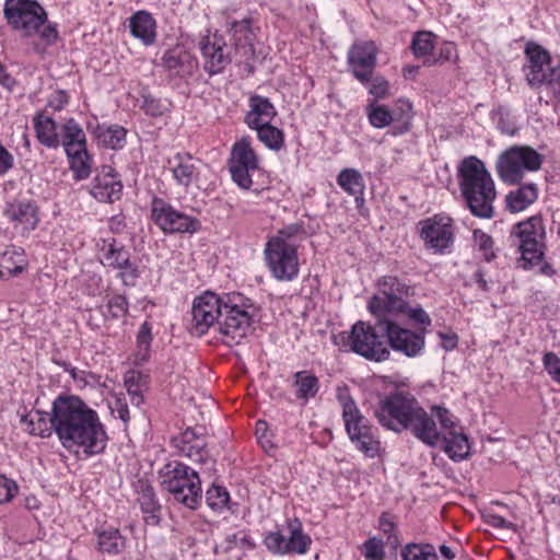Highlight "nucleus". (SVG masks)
<instances>
[{"mask_svg":"<svg viewBox=\"0 0 560 560\" xmlns=\"http://www.w3.org/2000/svg\"><path fill=\"white\" fill-rule=\"evenodd\" d=\"M222 307L223 296H219L212 292H206L197 296L191 308V334L202 336L212 326L219 328Z\"/></svg>","mask_w":560,"mask_h":560,"instance_id":"nucleus-20","label":"nucleus"},{"mask_svg":"<svg viewBox=\"0 0 560 560\" xmlns=\"http://www.w3.org/2000/svg\"><path fill=\"white\" fill-rule=\"evenodd\" d=\"M3 15L11 28L24 37L39 34L47 45L58 38L56 25L47 23V12L36 0H5Z\"/></svg>","mask_w":560,"mask_h":560,"instance_id":"nucleus-3","label":"nucleus"},{"mask_svg":"<svg viewBox=\"0 0 560 560\" xmlns=\"http://www.w3.org/2000/svg\"><path fill=\"white\" fill-rule=\"evenodd\" d=\"M257 131V137L267 148L278 151L283 147L284 135L279 128L269 124H264L254 128Z\"/></svg>","mask_w":560,"mask_h":560,"instance_id":"nucleus-44","label":"nucleus"},{"mask_svg":"<svg viewBox=\"0 0 560 560\" xmlns=\"http://www.w3.org/2000/svg\"><path fill=\"white\" fill-rule=\"evenodd\" d=\"M105 319H116L125 316L128 312V302L124 295L112 296L104 307H100Z\"/></svg>","mask_w":560,"mask_h":560,"instance_id":"nucleus-49","label":"nucleus"},{"mask_svg":"<svg viewBox=\"0 0 560 560\" xmlns=\"http://www.w3.org/2000/svg\"><path fill=\"white\" fill-rule=\"evenodd\" d=\"M370 89L369 92L371 95H373L375 98H385L389 94V83L388 81L381 77H373L370 80Z\"/></svg>","mask_w":560,"mask_h":560,"instance_id":"nucleus-57","label":"nucleus"},{"mask_svg":"<svg viewBox=\"0 0 560 560\" xmlns=\"http://www.w3.org/2000/svg\"><path fill=\"white\" fill-rule=\"evenodd\" d=\"M37 140L49 149H57L60 145L57 122L49 116L38 113L33 118Z\"/></svg>","mask_w":560,"mask_h":560,"instance_id":"nucleus-35","label":"nucleus"},{"mask_svg":"<svg viewBox=\"0 0 560 560\" xmlns=\"http://www.w3.org/2000/svg\"><path fill=\"white\" fill-rule=\"evenodd\" d=\"M60 145L67 154L70 170L77 179H85L92 170V159L86 148V136L74 118H69L61 127Z\"/></svg>","mask_w":560,"mask_h":560,"instance_id":"nucleus-12","label":"nucleus"},{"mask_svg":"<svg viewBox=\"0 0 560 560\" xmlns=\"http://www.w3.org/2000/svg\"><path fill=\"white\" fill-rule=\"evenodd\" d=\"M153 339L152 327L150 323L144 322L139 327L137 332L136 342L137 351L136 358L138 362H147L150 358L151 342Z\"/></svg>","mask_w":560,"mask_h":560,"instance_id":"nucleus-45","label":"nucleus"},{"mask_svg":"<svg viewBox=\"0 0 560 560\" xmlns=\"http://www.w3.org/2000/svg\"><path fill=\"white\" fill-rule=\"evenodd\" d=\"M417 402L412 395L396 392L383 397L374 413L382 427L399 433L406 429Z\"/></svg>","mask_w":560,"mask_h":560,"instance_id":"nucleus-14","label":"nucleus"},{"mask_svg":"<svg viewBox=\"0 0 560 560\" xmlns=\"http://www.w3.org/2000/svg\"><path fill=\"white\" fill-rule=\"evenodd\" d=\"M300 233H302V226L296 223H293L279 230L278 233L271 238H279L283 243L296 244L294 237Z\"/></svg>","mask_w":560,"mask_h":560,"instance_id":"nucleus-60","label":"nucleus"},{"mask_svg":"<svg viewBox=\"0 0 560 560\" xmlns=\"http://www.w3.org/2000/svg\"><path fill=\"white\" fill-rule=\"evenodd\" d=\"M3 214L15 228L20 226L23 232L34 230L38 223L37 207L28 200L9 202Z\"/></svg>","mask_w":560,"mask_h":560,"instance_id":"nucleus-27","label":"nucleus"},{"mask_svg":"<svg viewBox=\"0 0 560 560\" xmlns=\"http://www.w3.org/2000/svg\"><path fill=\"white\" fill-rule=\"evenodd\" d=\"M69 102V95L65 91H56L48 101V106L55 110H61Z\"/></svg>","mask_w":560,"mask_h":560,"instance_id":"nucleus-62","label":"nucleus"},{"mask_svg":"<svg viewBox=\"0 0 560 560\" xmlns=\"http://www.w3.org/2000/svg\"><path fill=\"white\" fill-rule=\"evenodd\" d=\"M138 502L142 512L147 514L144 517L145 522L148 524L156 525L160 521L159 512L161 506L151 486L141 483Z\"/></svg>","mask_w":560,"mask_h":560,"instance_id":"nucleus-41","label":"nucleus"},{"mask_svg":"<svg viewBox=\"0 0 560 560\" xmlns=\"http://www.w3.org/2000/svg\"><path fill=\"white\" fill-rule=\"evenodd\" d=\"M459 188L471 214L481 219L494 215V182L485 163L476 156L462 160L458 166Z\"/></svg>","mask_w":560,"mask_h":560,"instance_id":"nucleus-2","label":"nucleus"},{"mask_svg":"<svg viewBox=\"0 0 560 560\" xmlns=\"http://www.w3.org/2000/svg\"><path fill=\"white\" fill-rule=\"evenodd\" d=\"M125 548V538L116 528H108L98 534V549L102 552L119 553Z\"/></svg>","mask_w":560,"mask_h":560,"instance_id":"nucleus-43","label":"nucleus"},{"mask_svg":"<svg viewBox=\"0 0 560 560\" xmlns=\"http://www.w3.org/2000/svg\"><path fill=\"white\" fill-rule=\"evenodd\" d=\"M162 66L174 75L184 77L194 68L192 56L183 47L175 46L162 56Z\"/></svg>","mask_w":560,"mask_h":560,"instance_id":"nucleus-31","label":"nucleus"},{"mask_svg":"<svg viewBox=\"0 0 560 560\" xmlns=\"http://www.w3.org/2000/svg\"><path fill=\"white\" fill-rule=\"evenodd\" d=\"M18 485L14 480L0 476V504L10 502L18 493Z\"/></svg>","mask_w":560,"mask_h":560,"instance_id":"nucleus-58","label":"nucleus"},{"mask_svg":"<svg viewBox=\"0 0 560 560\" xmlns=\"http://www.w3.org/2000/svg\"><path fill=\"white\" fill-rule=\"evenodd\" d=\"M163 488L173 499L189 509H196L201 501V481L197 471L174 460L160 470Z\"/></svg>","mask_w":560,"mask_h":560,"instance_id":"nucleus-5","label":"nucleus"},{"mask_svg":"<svg viewBox=\"0 0 560 560\" xmlns=\"http://www.w3.org/2000/svg\"><path fill=\"white\" fill-rule=\"evenodd\" d=\"M459 425L454 417V425L452 428L442 429V438L440 445L443 451L454 462L466 459L470 453V444L468 438L462 431H458Z\"/></svg>","mask_w":560,"mask_h":560,"instance_id":"nucleus-28","label":"nucleus"},{"mask_svg":"<svg viewBox=\"0 0 560 560\" xmlns=\"http://www.w3.org/2000/svg\"><path fill=\"white\" fill-rule=\"evenodd\" d=\"M337 184L350 196L354 197L357 207L364 202L365 183L362 174L357 168H343L337 176Z\"/></svg>","mask_w":560,"mask_h":560,"instance_id":"nucleus-33","label":"nucleus"},{"mask_svg":"<svg viewBox=\"0 0 560 560\" xmlns=\"http://www.w3.org/2000/svg\"><path fill=\"white\" fill-rule=\"evenodd\" d=\"M126 133V129L118 125L97 126L95 129V137L98 142L113 150H118L124 147Z\"/></svg>","mask_w":560,"mask_h":560,"instance_id":"nucleus-42","label":"nucleus"},{"mask_svg":"<svg viewBox=\"0 0 560 560\" xmlns=\"http://www.w3.org/2000/svg\"><path fill=\"white\" fill-rule=\"evenodd\" d=\"M525 55L528 62L524 71L528 84L544 88L557 98L560 95V70L551 67L548 51L535 43H528Z\"/></svg>","mask_w":560,"mask_h":560,"instance_id":"nucleus-11","label":"nucleus"},{"mask_svg":"<svg viewBox=\"0 0 560 560\" xmlns=\"http://www.w3.org/2000/svg\"><path fill=\"white\" fill-rule=\"evenodd\" d=\"M100 250L102 265L112 270L117 269L131 257L129 249L115 238L102 240Z\"/></svg>","mask_w":560,"mask_h":560,"instance_id":"nucleus-34","label":"nucleus"},{"mask_svg":"<svg viewBox=\"0 0 560 560\" xmlns=\"http://www.w3.org/2000/svg\"><path fill=\"white\" fill-rule=\"evenodd\" d=\"M22 428L31 435L48 438L54 431L51 416L39 410H32L21 417Z\"/></svg>","mask_w":560,"mask_h":560,"instance_id":"nucleus-36","label":"nucleus"},{"mask_svg":"<svg viewBox=\"0 0 560 560\" xmlns=\"http://www.w3.org/2000/svg\"><path fill=\"white\" fill-rule=\"evenodd\" d=\"M453 221L444 214H435L421 221L420 237L427 249L444 254L454 242Z\"/></svg>","mask_w":560,"mask_h":560,"instance_id":"nucleus-22","label":"nucleus"},{"mask_svg":"<svg viewBox=\"0 0 560 560\" xmlns=\"http://www.w3.org/2000/svg\"><path fill=\"white\" fill-rule=\"evenodd\" d=\"M249 108L245 116V122L250 129L269 124L277 115V110L269 98L260 95L249 97Z\"/></svg>","mask_w":560,"mask_h":560,"instance_id":"nucleus-29","label":"nucleus"},{"mask_svg":"<svg viewBox=\"0 0 560 560\" xmlns=\"http://www.w3.org/2000/svg\"><path fill=\"white\" fill-rule=\"evenodd\" d=\"M544 156L532 147L512 145L500 154L497 172L502 182L517 184L526 173L538 171Z\"/></svg>","mask_w":560,"mask_h":560,"instance_id":"nucleus-10","label":"nucleus"},{"mask_svg":"<svg viewBox=\"0 0 560 560\" xmlns=\"http://www.w3.org/2000/svg\"><path fill=\"white\" fill-rule=\"evenodd\" d=\"M538 189L535 184H526L510 191L506 197V208L511 212H521L536 201Z\"/></svg>","mask_w":560,"mask_h":560,"instance_id":"nucleus-39","label":"nucleus"},{"mask_svg":"<svg viewBox=\"0 0 560 560\" xmlns=\"http://www.w3.org/2000/svg\"><path fill=\"white\" fill-rule=\"evenodd\" d=\"M131 34L139 38L144 45H151L155 42V21L152 15L145 11L136 12L130 19Z\"/></svg>","mask_w":560,"mask_h":560,"instance_id":"nucleus-37","label":"nucleus"},{"mask_svg":"<svg viewBox=\"0 0 560 560\" xmlns=\"http://www.w3.org/2000/svg\"><path fill=\"white\" fill-rule=\"evenodd\" d=\"M396 315H405L410 320H412L417 324H420V325L429 326L431 324L430 316L421 306L412 307L409 305L408 302H407V310L404 312H398Z\"/></svg>","mask_w":560,"mask_h":560,"instance_id":"nucleus-56","label":"nucleus"},{"mask_svg":"<svg viewBox=\"0 0 560 560\" xmlns=\"http://www.w3.org/2000/svg\"><path fill=\"white\" fill-rule=\"evenodd\" d=\"M142 375L139 372L131 371L125 377V386L130 396L131 404L139 407L143 402V385L141 384Z\"/></svg>","mask_w":560,"mask_h":560,"instance_id":"nucleus-48","label":"nucleus"},{"mask_svg":"<svg viewBox=\"0 0 560 560\" xmlns=\"http://www.w3.org/2000/svg\"><path fill=\"white\" fill-rule=\"evenodd\" d=\"M264 544L273 555H305L308 552L312 538L303 530L298 518L288 520L282 530L269 532L265 535Z\"/></svg>","mask_w":560,"mask_h":560,"instance_id":"nucleus-13","label":"nucleus"},{"mask_svg":"<svg viewBox=\"0 0 560 560\" xmlns=\"http://www.w3.org/2000/svg\"><path fill=\"white\" fill-rule=\"evenodd\" d=\"M51 422L65 448L81 447L86 456L104 452L107 434L95 410L75 396H59L52 402Z\"/></svg>","mask_w":560,"mask_h":560,"instance_id":"nucleus-1","label":"nucleus"},{"mask_svg":"<svg viewBox=\"0 0 560 560\" xmlns=\"http://www.w3.org/2000/svg\"><path fill=\"white\" fill-rule=\"evenodd\" d=\"M386 334L380 331L378 322L375 326L358 322L352 326L348 340L353 352L368 360L382 362L387 360L390 354L384 340Z\"/></svg>","mask_w":560,"mask_h":560,"instance_id":"nucleus-15","label":"nucleus"},{"mask_svg":"<svg viewBox=\"0 0 560 560\" xmlns=\"http://www.w3.org/2000/svg\"><path fill=\"white\" fill-rule=\"evenodd\" d=\"M265 260L272 277L278 281H292L299 275L298 244L269 238L265 246Z\"/></svg>","mask_w":560,"mask_h":560,"instance_id":"nucleus-16","label":"nucleus"},{"mask_svg":"<svg viewBox=\"0 0 560 560\" xmlns=\"http://www.w3.org/2000/svg\"><path fill=\"white\" fill-rule=\"evenodd\" d=\"M363 555L365 560H384L385 551L383 541L376 537L369 538L363 544Z\"/></svg>","mask_w":560,"mask_h":560,"instance_id":"nucleus-54","label":"nucleus"},{"mask_svg":"<svg viewBox=\"0 0 560 560\" xmlns=\"http://www.w3.org/2000/svg\"><path fill=\"white\" fill-rule=\"evenodd\" d=\"M173 444L178 450L180 456H185L192 462L207 464L211 460L207 450V441L197 429L187 428L173 439Z\"/></svg>","mask_w":560,"mask_h":560,"instance_id":"nucleus-23","label":"nucleus"},{"mask_svg":"<svg viewBox=\"0 0 560 560\" xmlns=\"http://www.w3.org/2000/svg\"><path fill=\"white\" fill-rule=\"evenodd\" d=\"M226 44L223 37L214 34L208 36L200 43V49L205 58V69L210 74H217L232 61L230 52L225 51Z\"/></svg>","mask_w":560,"mask_h":560,"instance_id":"nucleus-24","label":"nucleus"},{"mask_svg":"<svg viewBox=\"0 0 560 560\" xmlns=\"http://www.w3.org/2000/svg\"><path fill=\"white\" fill-rule=\"evenodd\" d=\"M231 34L235 45L236 55H241L240 62L247 61L254 56V34L250 22L247 19L234 22L231 26Z\"/></svg>","mask_w":560,"mask_h":560,"instance_id":"nucleus-30","label":"nucleus"},{"mask_svg":"<svg viewBox=\"0 0 560 560\" xmlns=\"http://www.w3.org/2000/svg\"><path fill=\"white\" fill-rule=\"evenodd\" d=\"M122 192V184L115 170L109 165L102 166L101 172L93 180L91 194L101 202H114Z\"/></svg>","mask_w":560,"mask_h":560,"instance_id":"nucleus-25","label":"nucleus"},{"mask_svg":"<svg viewBox=\"0 0 560 560\" xmlns=\"http://www.w3.org/2000/svg\"><path fill=\"white\" fill-rule=\"evenodd\" d=\"M545 230L538 217H532L515 224L510 234V241L517 248L521 257L518 267L527 270L538 265L544 257Z\"/></svg>","mask_w":560,"mask_h":560,"instance_id":"nucleus-8","label":"nucleus"},{"mask_svg":"<svg viewBox=\"0 0 560 560\" xmlns=\"http://www.w3.org/2000/svg\"><path fill=\"white\" fill-rule=\"evenodd\" d=\"M27 260L20 247H10L0 256V277H15L24 271Z\"/></svg>","mask_w":560,"mask_h":560,"instance_id":"nucleus-38","label":"nucleus"},{"mask_svg":"<svg viewBox=\"0 0 560 560\" xmlns=\"http://www.w3.org/2000/svg\"><path fill=\"white\" fill-rule=\"evenodd\" d=\"M366 112L370 124L375 128H385L394 120L392 112L385 105L370 104Z\"/></svg>","mask_w":560,"mask_h":560,"instance_id":"nucleus-47","label":"nucleus"},{"mask_svg":"<svg viewBox=\"0 0 560 560\" xmlns=\"http://www.w3.org/2000/svg\"><path fill=\"white\" fill-rule=\"evenodd\" d=\"M115 271H117V278L127 287H135L140 277L139 265L136 260L131 259V257L128 261L115 269Z\"/></svg>","mask_w":560,"mask_h":560,"instance_id":"nucleus-51","label":"nucleus"},{"mask_svg":"<svg viewBox=\"0 0 560 560\" xmlns=\"http://www.w3.org/2000/svg\"><path fill=\"white\" fill-rule=\"evenodd\" d=\"M229 171L233 182L240 188H252L253 176L260 171V166L249 138H242L233 144L229 159Z\"/></svg>","mask_w":560,"mask_h":560,"instance_id":"nucleus-17","label":"nucleus"},{"mask_svg":"<svg viewBox=\"0 0 560 560\" xmlns=\"http://www.w3.org/2000/svg\"><path fill=\"white\" fill-rule=\"evenodd\" d=\"M378 48L373 40H355L347 52V63L352 75L369 84L377 66Z\"/></svg>","mask_w":560,"mask_h":560,"instance_id":"nucleus-21","label":"nucleus"},{"mask_svg":"<svg viewBox=\"0 0 560 560\" xmlns=\"http://www.w3.org/2000/svg\"><path fill=\"white\" fill-rule=\"evenodd\" d=\"M454 425V416L445 407L433 405L428 412L418 401L410 415L406 429L430 447L439 446L443 428Z\"/></svg>","mask_w":560,"mask_h":560,"instance_id":"nucleus-7","label":"nucleus"},{"mask_svg":"<svg viewBox=\"0 0 560 560\" xmlns=\"http://www.w3.org/2000/svg\"><path fill=\"white\" fill-rule=\"evenodd\" d=\"M230 501V494L224 487L212 485L206 491V502L213 511H222Z\"/></svg>","mask_w":560,"mask_h":560,"instance_id":"nucleus-50","label":"nucleus"},{"mask_svg":"<svg viewBox=\"0 0 560 560\" xmlns=\"http://www.w3.org/2000/svg\"><path fill=\"white\" fill-rule=\"evenodd\" d=\"M435 36L431 32H418L411 43V50L417 58L422 59L424 66H433L438 62L433 54Z\"/></svg>","mask_w":560,"mask_h":560,"instance_id":"nucleus-40","label":"nucleus"},{"mask_svg":"<svg viewBox=\"0 0 560 560\" xmlns=\"http://www.w3.org/2000/svg\"><path fill=\"white\" fill-rule=\"evenodd\" d=\"M173 178L177 185L187 189L197 183L200 175L199 162L189 153L178 152L168 159Z\"/></svg>","mask_w":560,"mask_h":560,"instance_id":"nucleus-26","label":"nucleus"},{"mask_svg":"<svg viewBox=\"0 0 560 560\" xmlns=\"http://www.w3.org/2000/svg\"><path fill=\"white\" fill-rule=\"evenodd\" d=\"M544 365L552 380L560 383V360L553 352H547L544 355Z\"/></svg>","mask_w":560,"mask_h":560,"instance_id":"nucleus-59","label":"nucleus"},{"mask_svg":"<svg viewBox=\"0 0 560 560\" xmlns=\"http://www.w3.org/2000/svg\"><path fill=\"white\" fill-rule=\"evenodd\" d=\"M402 560H439L432 545L408 544L401 550Z\"/></svg>","mask_w":560,"mask_h":560,"instance_id":"nucleus-46","label":"nucleus"},{"mask_svg":"<svg viewBox=\"0 0 560 560\" xmlns=\"http://www.w3.org/2000/svg\"><path fill=\"white\" fill-rule=\"evenodd\" d=\"M441 338V346L446 351H451L457 347L458 337L454 332H439Z\"/></svg>","mask_w":560,"mask_h":560,"instance_id":"nucleus-64","label":"nucleus"},{"mask_svg":"<svg viewBox=\"0 0 560 560\" xmlns=\"http://www.w3.org/2000/svg\"><path fill=\"white\" fill-rule=\"evenodd\" d=\"M381 332L386 334L388 345L394 351L400 352L408 358L420 355L424 349V329L413 331L394 323L392 319L378 322Z\"/></svg>","mask_w":560,"mask_h":560,"instance_id":"nucleus-19","label":"nucleus"},{"mask_svg":"<svg viewBox=\"0 0 560 560\" xmlns=\"http://www.w3.org/2000/svg\"><path fill=\"white\" fill-rule=\"evenodd\" d=\"M151 219L165 233H196L200 221L191 215L176 210L164 199L154 197L151 201Z\"/></svg>","mask_w":560,"mask_h":560,"instance_id":"nucleus-18","label":"nucleus"},{"mask_svg":"<svg viewBox=\"0 0 560 560\" xmlns=\"http://www.w3.org/2000/svg\"><path fill=\"white\" fill-rule=\"evenodd\" d=\"M258 315L256 304L238 292L223 295V307L219 322V331L223 342L233 346L254 331L255 318Z\"/></svg>","mask_w":560,"mask_h":560,"instance_id":"nucleus-4","label":"nucleus"},{"mask_svg":"<svg viewBox=\"0 0 560 560\" xmlns=\"http://www.w3.org/2000/svg\"><path fill=\"white\" fill-rule=\"evenodd\" d=\"M140 108L149 116L159 117L166 110V105L150 94H143L141 97Z\"/></svg>","mask_w":560,"mask_h":560,"instance_id":"nucleus-52","label":"nucleus"},{"mask_svg":"<svg viewBox=\"0 0 560 560\" xmlns=\"http://www.w3.org/2000/svg\"><path fill=\"white\" fill-rule=\"evenodd\" d=\"M337 398L342 407V419L350 441L368 457H375L381 446L376 430L370 425L347 389L340 390Z\"/></svg>","mask_w":560,"mask_h":560,"instance_id":"nucleus-6","label":"nucleus"},{"mask_svg":"<svg viewBox=\"0 0 560 560\" xmlns=\"http://www.w3.org/2000/svg\"><path fill=\"white\" fill-rule=\"evenodd\" d=\"M294 395L298 400L307 404L311 399L315 398L319 390V380L311 371H298L292 375L291 383Z\"/></svg>","mask_w":560,"mask_h":560,"instance_id":"nucleus-32","label":"nucleus"},{"mask_svg":"<svg viewBox=\"0 0 560 560\" xmlns=\"http://www.w3.org/2000/svg\"><path fill=\"white\" fill-rule=\"evenodd\" d=\"M483 517L485 522L494 528L515 529V525L513 523L498 514L488 513Z\"/></svg>","mask_w":560,"mask_h":560,"instance_id":"nucleus-61","label":"nucleus"},{"mask_svg":"<svg viewBox=\"0 0 560 560\" xmlns=\"http://www.w3.org/2000/svg\"><path fill=\"white\" fill-rule=\"evenodd\" d=\"M412 289L395 276H384L376 282V291L369 301L370 312L380 320L407 310Z\"/></svg>","mask_w":560,"mask_h":560,"instance_id":"nucleus-9","label":"nucleus"},{"mask_svg":"<svg viewBox=\"0 0 560 560\" xmlns=\"http://www.w3.org/2000/svg\"><path fill=\"white\" fill-rule=\"evenodd\" d=\"M474 242L477 248L482 252V256L487 261H490L494 258L495 255L492 249L493 240L490 235L486 234L481 230H475Z\"/></svg>","mask_w":560,"mask_h":560,"instance_id":"nucleus-53","label":"nucleus"},{"mask_svg":"<svg viewBox=\"0 0 560 560\" xmlns=\"http://www.w3.org/2000/svg\"><path fill=\"white\" fill-rule=\"evenodd\" d=\"M225 550L232 549L233 547H240L242 549H253L255 542L253 539L244 533H235L225 537Z\"/></svg>","mask_w":560,"mask_h":560,"instance_id":"nucleus-55","label":"nucleus"},{"mask_svg":"<svg viewBox=\"0 0 560 560\" xmlns=\"http://www.w3.org/2000/svg\"><path fill=\"white\" fill-rule=\"evenodd\" d=\"M112 412L115 413L124 423L130 420L129 408L124 399L117 398L112 407Z\"/></svg>","mask_w":560,"mask_h":560,"instance_id":"nucleus-63","label":"nucleus"}]
</instances>
